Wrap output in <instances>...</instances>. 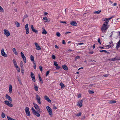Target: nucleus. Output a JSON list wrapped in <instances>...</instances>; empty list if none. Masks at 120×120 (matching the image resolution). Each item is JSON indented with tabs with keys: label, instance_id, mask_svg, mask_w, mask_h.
Listing matches in <instances>:
<instances>
[{
	"label": "nucleus",
	"instance_id": "1",
	"mask_svg": "<svg viewBox=\"0 0 120 120\" xmlns=\"http://www.w3.org/2000/svg\"><path fill=\"white\" fill-rule=\"evenodd\" d=\"M108 22H105L101 28V31L103 32H105L108 28L109 26H108Z\"/></svg>",
	"mask_w": 120,
	"mask_h": 120
},
{
	"label": "nucleus",
	"instance_id": "2",
	"mask_svg": "<svg viewBox=\"0 0 120 120\" xmlns=\"http://www.w3.org/2000/svg\"><path fill=\"white\" fill-rule=\"evenodd\" d=\"M46 108L49 116H50L52 117V109L49 106H47L46 107Z\"/></svg>",
	"mask_w": 120,
	"mask_h": 120
},
{
	"label": "nucleus",
	"instance_id": "3",
	"mask_svg": "<svg viewBox=\"0 0 120 120\" xmlns=\"http://www.w3.org/2000/svg\"><path fill=\"white\" fill-rule=\"evenodd\" d=\"M36 98L38 103L39 104H41V98L37 94H36Z\"/></svg>",
	"mask_w": 120,
	"mask_h": 120
},
{
	"label": "nucleus",
	"instance_id": "4",
	"mask_svg": "<svg viewBox=\"0 0 120 120\" xmlns=\"http://www.w3.org/2000/svg\"><path fill=\"white\" fill-rule=\"evenodd\" d=\"M4 34L7 37L9 36L10 35V33L9 31L5 29L4 30Z\"/></svg>",
	"mask_w": 120,
	"mask_h": 120
},
{
	"label": "nucleus",
	"instance_id": "5",
	"mask_svg": "<svg viewBox=\"0 0 120 120\" xmlns=\"http://www.w3.org/2000/svg\"><path fill=\"white\" fill-rule=\"evenodd\" d=\"M20 54L21 56L24 61V62L25 63H26V58L24 55V54L22 52H20Z\"/></svg>",
	"mask_w": 120,
	"mask_h": 120
},
{
	"label": "nucleus",
	"instance_id": "6",
	"mask_svg": "<svg viewBox=\"0 0 120 120\" xmlns=\"http://www.w3.org/2000/svg\"><path fill=\"white\" fill-rule=\"evenodd\" d=\"M28 24H26L25 26V29L26 30V34H28L29 33V31L28 28Z\"/></svg>",
	"mask_w": 120,
	"mask_h": 120
},
{
	"label": "nucleus",
	"instance_id": "7",
	"mask_svg": "<svg viewBox=\"0 0 120 120\" xmlns=\"http://www.w3.org/2000/svg\"><path fill=\"white\" fill-rule=\"evenodd\" d=\"M4 102L6 105L9 107H12L13 106L12 104L11 103H9L8 101L5 100L4 101Z\"/></svg>",
	"mask_w": 120,
	"mask_h": 120
},
{
	"label": "nucleus",
	"instance_id": "8",
	"mask_svg": "<svg viewBox=\"0 0 120 120\" xmlns=\"http://www.w3.org/2000/svg\"><path fill=\"white\" fill-rule=\"evenodd\" d=\"M33 104L34 105V107L35 109L39 112H40V110L39 106L37 104L34 103H33Z\"/></svg>",
	"mask_w": 120,
	"mask_h": 120
},
{
	"label": "nucleus",
	"instance_id": "9",
	"mask_svg": "<svg viewBox=\"0 0 120 120\" xmlns=\"http://www.w3.org/2000/svg\"><path fill=\"white\" fill-rule=\"evenodd\" d=\"M34 45L35 46V48L36 50H41V48L37 43L35 42Z\"/></svg>",
	"mask_w": 120,
	"mask_h": 120
},
{
	"label": "nucleus",
	"instance_id": "10",
	"mask_svg": "<svg viewBox=\"0 0 120 120\" xmlns=\"http://www.w3.org/2000/svg\"><path fill=\"white\" fill-rule=\"evenodd\" d=\"M83 100H82L81 101H78V104H77V105L80 107H82V102Z\"/></svg>",
	"mask_w": 120,
	"mask_h": 120
},
{
	"label": "nucleus",
	"instance_id": "11",
	"mask_svg": "<svg viewBox=\"0 0 120 120\" xmlns=\"http://www.w3.org/2000/svg\"><path fill=\"white\" fill-rule=\"evenodd\" d=\"M30 76L32 78V80L34 82H35L36 80L35 78V76L33 72H31V73Z\"/></svg>",
	"mask_w": 120,
	"mask_h": 120
},
{
	"label": "nucleus",
	"instance_id": "12",
	"mask_svg": "<svg viewBox=\"0 0 120 120\" xmlns=\"http://www.w3.org/2000/svg\"><path fill=\"white\" fill-rule=\"evenodd\" d=\"M1 55L5 57H6L7 56V55L6 54L4 51V49H2L1 50Z\"/></svg>",
	"mask_w": 120,
	"mask_h": 120
},
{
	"label": "nucleus",
	"instance_id": "13",
	"mask_svg": "<svg viewBox=\"0 0 120 120\" xmlns=\"http://www.w3.org/2000/svg\"><path fill=\"white\" fill-rule=\"evenodd\" d=\"M31 28L33 31L37 34L38 33V31L37 30L34 28L33 25H31Z\"/></svg>",
	"mask_w": 120,
	"mask_h": 120
},
{
	"label": "nucleus",
	"instance_id": "14",
	"mask_svg": "<svg viewBox=\"0 0 120 120\" xmlns=\"http://www.w3.org/2000/svg\"><path fill=\"white\" fill-rule=\"evenodd\" d=\"M5 97L7 99L9 100V101L11 102L12 101V99L10 97L8 94H6L5 95Z\"/></svg>",
	"mask_w": 120,
	"mask_h": 120
},
{
	"label": "nucleus",
	"instance_id": "15",
	"mask_svg": "<svg viewBox=\"0 0 120 120\" xmlns=\"http://www.w3.org/2000/svg\"><path fill=\"white\" fill-rule=\"evenodd\" d=\"M120 59L117 57L116 56L115 57L113 58H111L109 59V60L111 61H115L116 60H119Z\"/></svg>",
	"mask_w": 120,
	"mask_h": 120
},
{
	"label": "nucleus",
	"instance_id": "16",
	"mask_svg": "<svg viewBox=\"0 0 120 120\" xmlns=\"http://www.w3.org/2000/svg\"><path fill=\"white\" fill-rule=\"evenodd\" d=\"M30 58L31 61L33 62L34 64H35V62L34 61V56L32 55H31L30 56Z\"/></svg>",
	"mask_w": 120,
	"mask_h": 120
},
{
	"label": "nucleus",
	"instance_id": "17",
	"mask_svg": "<svg viewBox=\"0 0 120 120\" xmlns=\"http://www.w3.org/2000/svg\"><path fill=\"white\" fill-rule=\"evenodd\" d=\"M120 47V40H119L117 43L116 47V49H118Z\"/></svg>",
	"mask_w": 120,
	"mask_h": 120
},
{
	"label": "nucleus",
	"instance_id": "18",
	"mask_svg": "<svg viewBox=\"0 0 120 120\" xmlns=\"http://www.w3.org/2000/svg\"><path fill=\"white\" fill-rule=\"evenodd\" d=\"M13 62L14 64V66L15 67H17V62L15 59L13 60Z\"/></svg>",
	"mask_w": 120,
	"mask_h": 120
},
{
	"label": "nucleus",
	"instance_id": "19",
	"mask_svg": "<svg viewBox=\"0 0 120 120\" xmlns=\"http://www.w3.org/2000/svg\"><path fill=\"white\" fill-rule=\"evenodd\" d=\"M12 87L11 85H10L9 86V92L10 93H11L12 92Z\"/></svg>",
	"mask_w": 120,
	"mask_h": 120
},
{
	"label": "nucleus",
	"instance_id": "20",
	"mask_svg": "<svg viewBox=\"0 0 120 120\" xmlns=\"http://www.w3.org/2000/svg\"><path fill=\"white\" fill-rule=\"evenodd\" d=\"M45 100H46L48 101L50 103L51 101L49 98L47 96H45Z\"/></svg>",
	"mask_w": 120,
	"mask_h": 120
},
{
	"label": "nucleus",
	"instance_id": "21",
	"mask_svg": "<svg viewBox=\"0 0 120 120\" xmlns=\"http://www.w3.org/2000/svg\"><path fill=\"white\" fill-rule=\"evenodd\" d=\"M70 24L72 26H76L77 24L75 21H72L71 22Z\"/></svg>",
	"mask_w": 120,
	"mask_h": 120
},
{
	"label": "nucleus",
	"instance_id": "22",
	"mask_svg": "<svg viewBox=\"0 0 120 120\" xmlns=\"http://www.w3.org/2000/svg\"><path fill=\"white\" fill-rule=\"evenodd\" d=\"M116 102V101L115 100H110L109 101V104H113L115 103Z\"/></svg>",
	"mask_w": 120,
	"mask_h": 120
},
{
	"label": "nucleus",
	"instance_id": "23",
	"mask_svg": "<svg viewBox=\"0 0 120 120\" xmlns=\"http://www.w3.org/2000/svg\"><path fill=\"white\" fill-rule=\"evenodd\" d=\"M12 50L13 52L15 54V55H17L18 53L16 51L15 48H13L12 49Z\"/></svg>",
	"mask_w": 120,
	"mask_h": 120
},
{
	"label": "nucleus",
	"instance_id": "24",
	"mask_svg": "<svg viewBox=\"0 0 120 120\" xmlns=\"http://www.w3.org/2000/svg\"><path fill=\"white\" fill-rule=\"evenodd\" d=\"M62 68L65 70L66 71L68 70V68L65 65H63Z\"/></svg>",
	"mask_w": 120,
	"mask_h": 120
},
{
	"label": "nucleus",
	"instance_id": "25",
	"mask_svg": "<svg viewBox=\"0 0 120 120\" xmlns=\"http://www.w3.org/2000/svg\"><path fill=\"white\" fill-rule=\"evenodd\" d=\"M34 114L37 117H39L40 115V114L38 112H36Z\"/></svg>",
	"mask_w": 120,
	"mask_h": 120
},
{
	"label": "nucleus",
	"instance_id": "26",
	"mask_svg": "<svg viewBox=\"0 0 120 120\" xmlns=\"http://www.w3.org/2000/svg\"><path fill=\"white\" fill-rule=\"evenodd\" d=\"M114 16H112V17H110V18H108V19H107V18H105V19L104 21H106V22H109V20L110 19H111Z\"/></svg>",
	"mask_w": 120,
	"mask_h": 120
},
{
	"label": "nucleus",
	"instance_id": "27",
	"mask_svg": "<svg viewBox=\"0 0 120 120\" xmlns=\"http://www.w3.org/2000/svg\"><path fill=\"white\" fill-rule=\"evenodd\" d=\"M60 85L61 86L62 89L64 88V84L62 82H60Z\"/></svg>",
	"mask_w": 120,
	"mask_h": 120
},
{
	"label": "nucleus",
	"instance_id": "28",
	"mask_svg": "<svg viewBox=\"0 0 120 120\" xmlns=\"http://www.w3.org/2000/svg\"><path fill=\"white\" fill-rule=\"evenodd\" d=\"M26 115L28 116H30V111L25 112Z\"/></svg>",
	"mask_w": 120,
	"mask_h": 120
},
{
	"label": "nucleus",
	"instance_id": "29",
	"mask_svg": "<svg viewBox=\"0 0 120 120\" xmlns=\"http://www.w3.org/2000/svg\"><path fill=\"white\" fill-rule=\"evenodd\" d=\"M50 20L49 18H48L45 17V22H50Z\"/></svg>",
	"mask_w": 120,
	"mask_h": 120
},
{
	"label": "nucleus",
	"instance_id": "30",
	"mask_svg": "<svg viewBox=\"0 0 120 120\" xmlns=\"http://www.w3.org/2000/svg\"><path fill=\"white\" fill-rule=\"evenodd\" d=\"M101 10H99L97 11H96L94 12V14H99L100 12H101Z\"/></svg>",
	"mask_w": 120,
	"mask_h": 120
},
{
	"label": "nucleus",
	"instance_id": "31",
	"mask_svg": "<svg viewBox=\"0 0 120 120\" xmlns=\"http://www.w3.org/2000/svg\"><path fill=\"white\" fill-rule=\"evenodd\" d=\"M38 77H39V79L40 81L41 82V83H43V81H42V80L41 78V77H40V75L39 74L38 75Z\"/></svg>",
	"mask_w": 120,
	"mask_h": 120
},
{
	"label": "nucleus",
	"instance_id": "32",
	"mask_svg": "<svg viewBox=\"0 0 120 120\" xmlns=\"http://www.w3.org/2000/svg\"><path fill=\"white\" fill-rule=\"evenodd\" d=\"M15 24L16 26H17V27H19L20 26V24H19V23L17 22H15Z\"/></svg>",
	"mask_w": 120,
	"mask_h": 120
},
{
	"label": "nucleus",
	"instance_id": "33",
	"mask_svg": "<svg viewBox=\"0 0 120 120\" xmlns=\"http://www.w3.org/2000/svg\"><path fill=\"white\" fill-rule=\"evenodd\" d=\"M31 110L34 114L36 112L34 109L33 107L31 108Z\"/></svg>",
	"mask_w": 120,
	"mask_h": 120
},
{
	"label": "nucleus",
	"instance_id": "34",
	"mask_svg": "<svg viewBox=\"0 0 120 120\" xmlns=\"http://www.w3.org/2000/svg\"><path fill=\"white\" fill-rule=\"evenodd\" d=\"M17 69L18 72H19L20 71V68L18 67V66H17V67H15Z\"/></svg>",
	"mask_w": 120,
	"mask_h": 120
},
{
	"label": "nucleus",
	"instance_id": "35",
	"mask_svg": "<svg viewBox=\"0 0 120 120\" xmlns=\"http://www.w3.org/2000/svg\"><path fill=\"white\" fill-rule=\"evenodd\" d=\"M34 89L36 91H38V87L37 86L34 85Z\"/></svg>",
	"mask_w": 120,
	"mask_h": 120
},
{
	"label": "nucleus",
	"instance_id": "36",
	"mask_svg": "<svg viewBox=\"0 0 120 120\" xmlns=\"http://www.w3.org/2000/svg\"><path fill=\"white\" fill-rule=\"evenodd\" d=\"M81 112H79V113H78L76 114V116H80L81 115Z\"/></svg>",
	"mask_w": 120,
	"mask_h": 120
},
{
	"label": "nucleus",
	"instance_id": "37",
	"mask_svg": "<svg viewBox=\"0 0 120 120\" xmlns=\"http://www.w3.org/2000/svg\"><path fill=\"white\" fill-rule=\"evenodd\" d=\"M88 92L90 94H92L94 93V92L93 91L90 90L88 91Z\"/></svg>",
	"mask_w": 120,
	"mask_h": 120
},
{
	"label": "nucleus",
	"instance_id": "38",
	"mask_svg": "<svg viewBox=\"0 0 120 120\" xmlns=\"http://www.w3.org/2000/svg\"><path fill=\"white\" fill-rule=\"evenodd\" d=\"M4 10L3 8L0 6V12H4Z\"/></svg>",
	"mask_w": 120,
	"mask_h": 120
},
{
	"label": "nucleus",
	"instance_id": "39",
	"mask_svg": "<svg viewBox=\"0 0 120 120\" xmlns=\"http://www.w3.org/2000/svg\"><path fill=\"white\" fill-rule=\"evenodd\" d=\"M7 118L8 119V120H13V119L12 118L8 116H7Z\"/></svg>",
	"mask_w": 120,
	"mask_h": 120
},
{
	"label": "nucleus",
	"instance_id": "40",
	"mask_svg": "<svg viewBox=\"0 0 120 120\" xmlns=\"http://www.w3.org/2000/svg\"><path fill=\"white\" fill-rule=\"evenodd\" d=\"M56 34L57 36L58 37H60V34L59 32H57Z\"/></svg>",
	"mask_w": 120,
	"mask_h": 120
},
{
	"label": "nucleus",
	"instance_id": "41",
	"mask_svg": "<svg viewBox=\"0 0 120 120\" xmlns=\"http://www.w3.org/2000/svg\"><path fill=\"white\" fill-rule=\"evenodd\" d=\"M29 108L27 107H26L25 108V112L29 111Z\"/></svg>",
	"mask_w": 120,
	"mask_h": 120
},
{
	"label": "nucleus",
	"instance_id": "42",
	"mask_svg": "<svg viewBox=\"0 0 120 120\" xmlns=\"http://www.w3.org/2000/svg\"><path fill=\"white\" fill-rule=\"evenodd\" d=\"M18 80L20 84V85H22V82H21L20 79H18Z\"/></svg>",
	"mask_w": 120,
	"mask_h": 120
},
{
	"label": "nucleus",
	"instance_id": "43",
	"mask_svg": "<svg viewBox=\"0 0 120 120\" xmlns=\"http://www.w3.org/2000/svg\"><path fill=\"white\" fill-rule=\"evenodd\" d=\"M5 115L3 113L1 114L2 117L3 118H4L5 117Z\"/></svg>",
	"mask_w": 120,
	"mask_h": 120
},
{
	"label": "nucleus",
	"instance_id": "44",
	"mask_svg": "<svg viewBox=\"0 0 120 120\" xmlns=\"http://www.w3.org/2000/svg\"><path fill=\"white\" fill-rule=\"evenodd\" d=\"M52 58L53 59H55L56 58V56L54 55H52Z\"/></svg>",
	"mask_w": 120,
	"mask_h": 120
},
{
	"label": "nucleus",
	"instance_id": "45",
	"mask_svg": "<svg viewBox=\"0 0 120 120\" xmlns=\"http://www.w3.org/2000/svg\"><path fill=\"white\" fill-rule=\"evenodd\" d=\"M112 46V45H107L105 46V47L107 48H110Z\"/></svg>",
	"mask_w": 120,
	"mask_h": 120
},
{
	"label": "nucleus",
	"instance_id": "46",
	"mask_svg": "<svg viewBox=\"0 0 120 120\" xmlns=\"http://www.w3.org/2000/svg\"><path fill=\"white\" fill-rule=\"evenodd\" d=\"M100 52H105V53H107L108 52H107V51L106 50H100L99 51Z\"/></svg>",
	"mask_w": 120,
	"mask_h": 120
},
{
	"label": "nucleus",
	"instance_id": "47",
	"mask_svg": "<svg viewBox=\"0 0 120 120\" xmlns=\"http://www.w3.org/2000/svg\"><path fill=\"white\" fill-rule=\"evenodd\" d=\"M54 65L55 66H57L58 65L57 63V62L56 61H54Z\"/></svg>",
	"mask_w": 120,
	"mask_h": 120
},
{
	"label": "nucleus",
	"instance_id": "48",
	"mask_svg": "<svg viewBox=\"0 0 120 120\" xmlns=\"http://www.w3.org/2000/svg\"><path fill=\"white\" fill-rule=\"evenodd\" d=\"M80 58V57L79 56H78L75 57V60H76L77 59Z\"/></svg>",
	"mask_w": 120,
	"mask_h": 120
},
{
	"label": "nucleus",
	"instance_id": "49",
	"mask_svg": "<svg viewBox=\"0 0 120 120\" xmlns=\"http://www.w3.org/2000/svg\"><path fill=\"white\" fill-rule=\"evenodd\" d=\"M42 29H43V31L42 32V34H45V29L44 27H43Z\"/></svg>",
	"mask_w": 120,
	"mask_h": 120
},
{
	"label": "nucleus",
	"instance_id": "50",
	"mask_svg": "<svg viewBox=\"0 0 120 120\" xmlns=\"http://www.w3.org/2000/svg\"><path fill=\"white\" fill-rule=\"evenodd\" d=\"M56 66V68L57 69H59L60 68V67L58 65H57V66Z\"/></svg>",
	"mask_w": 120,
	"mask_h": 120
},
{
	"label": "nucleus",
	"instance_id": "51",
	"mask_svg": "<svg viewBox=\"0 0 120 120\" xmlns=\"http://www.w3.org/2000/svg\"><path fill=\"white\" fill-rule=\"evenodd\" d=\"M39 68L41 71H42V68L41 66H39Z\"/></svg>",
	"mask_w": 120,
	"mask_h": 120
},
{
	"label": "nucleus",
	"instance_id": "52",
	"mask_svg": "<svg viewBox=\"0 0 120 120\" xmlns=\"http://www.w3.org/2000/svg\"><path fill=\"white\" fill-rule=\"evenodd\" d=\"M21 73L22 75H23L24 74V70L23 69H21Z\"/></svg>",
	"mask_w": 120,
	"mask_h": 120
},
{
	"label": "nucleus",
	"instance_id": "53",
	"mask_svg": "<svg viewBox=\"0 0 120 120\" xmlns=\"http://www.w3.org/2000/svg\"><path fill=\"white\" fill-rule=\"evenodd\" d=\"M28 17V16L27 15H25L23 17V18L25 19V18H26Z\"/></svg>",
	"mask_w": 120,
	"mask_h": 120
},
{
	"label": "nucleus",
	"instance_id": "54",
	"mask_svg": "<svg viewBox=\"0 0 120 120\" xmlns=\"http://www.w3.org/2000/svg\"><path fill=\"white\" fill-rule=\"evenodd\" d=\"M98 42L99 43L100 45H101V43L100 41V40L99 38H98Z\"/></svg>",
	"mask_w": 120,
	"mask_h": 120
},
{
	"label": "nucleus",
	"instance_id": "55",
	"mask_svg": "<svg viewBox=\"0 0 120 120\" xmlns=\"http://www.w3.org/2000/svg\"><path fill=\"white\" fill-rule=\"evenodd\" d=\"M23 66V63L21 61L20 62V66L22 68V67Z\"/></svg>",
	"mask_w": 120,
	"mask_h": 120
},
{
	"label": "nucleus",
	"instance_id": "56",
	"mask_svg": "<svg viewBox=\"0 0 120 120\" xmlns=\"http://www.w3.org/2000/svg\"><path fill=\"white\" fill-rule=\"evenodd\" d=\"M49 71H48L46 73V76H47L49 74Z\"/></svg>",
	"mask_w": 120,
	"mask_h": 120
},
{
	"label": "nucleus",
	"instance_id": "57",
	"mask_svg": "<svg viewBox=\"0 0 120 120\" xmlns=\"http://www.w3.org/2000/svg\"><path fill=\"white\" fill-rule=\"evenodd\" d=\"M63 44L65 45L66 44V43L64 40H63L62 41Z\"/></svg>",
	"mask_w": 120,
	"mask_h": 120
},
{
	"label": "nucleus",
	"instance_id": "58",
	"mask_svg": "<svg viewBox=\"0 0 120 120\" xmlns=\"http://www.w3.org/2000/svg\"><path fill=\"white\" fill-rule=\"evenodd\" d=\"M94 52L93 51H92L91 52H88V53L89 54H92Z\"/></svg>",
	"mask_w": 120,
	"mask_h": 120
},
{
	"label": "nucleus",
	"instance_id": "59",
	"mask_svg": "<svg viewBox=\"0 0 120 120\" xmlns=\"http://www.w3.org/2000/svg\"><path fill=\"white\" fill-rule=\"evenodd\" d=\"M109 43L110 44H112V46H113V42L112 41H111V42H109Z\"/></svg>",
	"mask_w": 120,
	"mask_h": 120
},
{
	"label": "nucleus",
	"instance_id": "60",
	"mask_svg": "<svg viewBox=\"0 0 120 120\" xmlns=\"http://www.w3.org/2000/svg\"><path fill=\"white\" fill-rule=\"evenodd\" d=\"M60 22L62 23H64L65 24H66V23L65 21H61Z\"/></svg>",
	"mask_w": 120,
	"mask_h": 120
},
{
	"label": "nucleus",
	"instance_id": "61",
	"mask_svg": "<svg viewBox=\"0 0 120 120\" xmlns=\"http://www.w3.org/2000/svg\"><path fill=\"white\" fill-rule=\"evenodd\" d=\"M108 75H109L108 74H105V75H103V76H104L105 77H107L108 76Z\"/></svg>",
	"mask_w": 120,
	"mask_h": 120
},
{
	"label": "nucleus",
	"instance_id": "62",
	"mask_svg": "<svg viewBox=\"0 0 120 120\" xmlns=\"http://www.w3.org/2000/svg\"><path fill=\"white\" fill-rule=\"evenodd\" d=\"M84 44L83 43H78V45H82Z\"/></svg>",
	"mask_w": 120,
	"mask_h": 120
},
{
	"label": "nucleus",
	"instance_id": "63",
	"mask_svg": "<svg viewBox=\"0 0 120 120\" xmlns=\"http://www.w3.org/2000/svg\"><path fill=\"white\" fill-rule=\"evenodd\" d=\"M53 108L54 109H56L57 108L56 107L55 105H54L53 106Z\"/></svg>",
	"mask_w": 120,
	"mask_h": 120
},
{
	"label": "nucleus",
	"instance_id": "64",
	"mask_svg": "<svg viewBox=\"0 0 120 120\" xmlns=\"http://www.w3.org/2000/svg\"><path fill=\"white\" fill-rule=\"evenodd\" d=\"M117 4V3H114L113 4V6H116V5Z\"/></svg>",
	"mask_w": 120,
	"mask_h": 120
}]
</instances>
